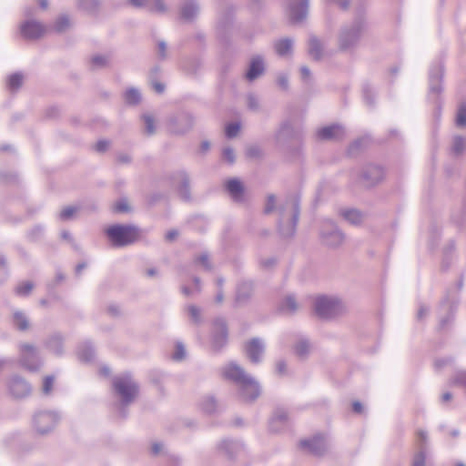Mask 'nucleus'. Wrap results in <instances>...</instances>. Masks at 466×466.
<instances>
[{"instance_id":"nucleus-1","label":"nucleus","mask_w":466,"mask_h":466,"mask_svg":"<svg viewBox=\"0 0 466 466\" xmlns=\"http://www.w3.org/2000/svg\"><path fill=\"white\" fill-rule=\"evenodd\" d=\"M223 376L236 385L237 397L245 403H254L261 395L259 382L237 362L231 361L222 370Z\"/></svg>"},{"instance_id":"nucleus-2","label":"nucleus","mask_w":466,"mask_h":466,"mask_svg":"<svg viewBox=\"0 0 466 466\" xmlns=\"http://www.w3.org/2000/svg\"><path fill=\"white\" fill-rule=\"evenodd\" d=\"M278 229L283 238H292L296 232L300 209L297 195L288 196L279 207Z\"/></svg>"},{"instance_id":"nucleus-3","label":"nucleus","mask_w":466,"mask_h":466,"mask_svg":"<svg viewBox=\"0 0 466 466\" xmlns=\"http://www.w3.org/2000/svg\"><path fill=\"white\" fill-rule=\"evenodd\" d=\"M113 390L119 398L118 414L127 417L126 408L134 401L138 392V385L129 373L116 376L113 379Z\"/></svg>"},{"instance_id":"nucleus-4","label":"nucleus","mask_w":466,"mask_h":466,"mask_svg":"<svg viewBox=\"0 0 466 466\" xmlns=\"http://www.w3.org/2000/svg\"><path fill=\"white\" fill-rule=\"evenodd\" d=\"M366 29L362 17L355 18L350 25L341 27L339 35V47L341 51L353 50L359 44Z\"/></svg>"},{"instance_id":"nucleus-5","label":"nucleus","mask_w":466,"mask_h":466,"mask_svg":"<svg viewBox=\"0 0 466 466\" xmlns=\"http://www.w3.org/2000/svg\"><path fill=\"white\" fill-rule=\"evenodd\" d=\"M314 310L318 317L329 319L344 314L347 306L338 297L320 296L314 301Z\"/></svg>"},{"instance_id":"nucleus-6","label":"nucleus","mask_w":466,"mask_h":466,"mask_svg":"<svg viewBox=\"0 0 466 466\" xmlns=\"http://www.w3.org/2000/svg\"><path fill=\"white\" fill-rule=\"evenodd\" d=\"M105 233L114 247H126L138 238L139 228L134 225L115 224L108 227Z\"/></svg>"},{"instance_id":"nucleus-7","label":"nucleus","mask_w":466,"mask_h":466,"mask_svg":"<svg viewBox=\"0 0 466 466\" xmlns=\"http://www.w3.org/2000/svg\"><path fill=\"white\" fill-rule=\"evenodd\" d=\"M60 419V414L56 410H38L33 416V428L38 435L46 436L53 432Z\"/></svg>"},{"instance_id":"nucleus-8","label":"nucleus","mask_w":466,"mask_h":466,"mask_svg":"<svg viewBox=\"0 0 466 466\" xmlns=\"http://www.w3.org/2000/svg\"><path fill=\"white\" fill-rule=\"evenodd\" d=\"M19 364L28 371L35 372L43 365L38 349L30 343L19 345Z\"/></svg>"},{"instance_id":"nucleus-9","label":"nucleus","mask_w":466,"mask_h":466,"mask_svg":"<svg viewBox=\"0 0 466 466\" xmlns=\"http://www.w3.org/2000/svg\"><path fill=\"white\" fill-rule=\"evenodd\" d=\"M320 238L325 245L332 248L339 247L344 240L343 233L330 220H327L322 224Z\"/></svg>"},{"instance_id":"nucleus-10","label":"nucleus","mask_w":466,"mask_h":466,"mask_svg":"<svg viewBox=\"0 0 466 466\" xmlns=\"http://www.w3.org/2000/svg\"><path fill=\"white\" fill-rule=\"evenodd\" d=\"M196 123V117L189 112H182L169 120L170 130L176 135H184L190 131Z\"/></svg>"},{"instance_id":"nucleus-11","label":"nucleus","mask_w":466,"mask_h":466,"mask_svg":"<svg viewBox=\"0 0 466 466\" xmlns=\"http://www.w3.org/2000/svg\"><path fill=\"white\" fill-rule=\"evenodd\" d=\"M384 177L383 168L375 164H369L362 167L360 174V182L365 187H372L382 181Z\"/></svg>"},{"instance_id":"nucleus-12","label":"nucleus","mask_w":466,"mask_h":466,"mask_svg":"<svg viewBox=\"0 0 466 466\" xmlns=\"http://www.w3.org/2000/svg\"><path fill=\"white\" fill-rule=\"evenodd\" d=\"M299 448L311 455L319 457L327 452L329 444L322 435L317 434L312 438L301 440Z\"/></svg>"},{"instance_id":"nucleus-13","label":"nucleus","mask_w":466,"mask_h":466,"mask_svg":"<svg viewBox=\"0 0 466 466\" xmlns=\"http://www.w3.org/2000/svg\"><path fill=\"white\" fill-rule=\"evenodd\" d=\"M228 342V326L222 317L216 318L213 321L212 348L219 351Z\"/></svg>"},{"instance_id":"nucleus-14","label":"nucleus","mask_w":466,"mask_h":466,"mask_svg":"<svg viewBox=\"0 0 466 466\" xmlns=\"http://www.w3.org/2000/svg\"><path fill=\"white\" fill-rule=\"evenodd\" d=\"M309 0H291L289 4L288 15L293 25L302 23L309 14Z\"/></svg>"},{"instance_id":"nucleus-15","label":"nucleus","mask_w":466,"mask_h":466,"mask_svg":"<svg viewBox=\"0 0 466 466\" xmlns=\"http://www.w3.org/2000/svg\"><path fill=\"white\" fill-rule=\"evenodd\" d=\"M10 394L15 399L27 397L32 390L31 385L21 376L13 375L7 383Z\"/></svg>"},{"instance_id":"nucleus-16","label":"nucleus","mask_w":466,"mask_h":466,"mask_svg":"<svg viewBox=\"0 0 466 466\" xmlns=\"http://www.w3.org/2000/svg\"><path fill=\"white\" fill-rule=\"evenodd\" d=\"M244 350L252 364H258L262 361L265 345L259 338H253L245 344Z\"/></svg>"},{"instance_id":"nucleus-17","label":"nucleus","mask_w":466,"mask_h":466,"mask_svg":"<svg viewBox=\"0 0 466 466\" xmlns=\"http://www.w3.org/2000/svg\"><path fill=\"white\" fill-rule=\"evenodd\" d=\"M46 26L39 21L29 19L25 21L20 26V33L24 38L28 40L38 39L45 35Z\"/></svg>"},{"instance_id":"nucleus-18","label":"nucleus","mask_w":466,"mask_h":466,"mask_svg":"<svg viewBox=\"0 0 466 466\" xmlns=\"http://www.w3.org/2000/svg\"><path fill=\"white\" fill-rule=\"evenodd\" d=\"M254 294V283L251 280H241L238 283L235 302L238 306L247 305Z\"/></svg>"},{"instance_id":"nucleus-19","label":"nucleus","mask_w":466,"mask_h":466,"mask_svg":"<svg viewBox=\"0 0 466 466\" xmlns=\"http://www.w3.org/2000/svg\"><path fill=\"white\" fill-rule=\"evenodd\" d=\"M316 136L320 141L340 140L345 136V130L342 126L333 124L318 129Z\"/></svg>"},{"instance_id":"nucleus-20","label":"nucleus","mask_w":466,"mask_h":466,"mask_svg":"<svg viewBox=\"0 0 466 466\" xmlns=\"http://www.w3.org/2000/svg\"><path fill=\"white\" fill-rule=\"evenodd\" d=\"M443 67L441 64L432 66L429 74V88L431 95L438 96L442 91Z\"/></svg>"},{"instance_id":"nucleus-21","label":"nucleus","mask_w":466,"mask_h":466,"mask_svg":"<svg viewBox=\"0 0 466 466\" xmlns=\"http://www.w3.org/2000/svg\"><path fill=\"white\" fill-rule=\"evenodd\" d=\"M265 72V64L262 56H255L250 59L245 77L248 81L253 82Z\"/></svg>"},{"instance_id":"nucleus-22","label":"nucleus","mask_w":466,"mask_h":466,"mask_svg":"<svg viewBox=\"0 0 466 466\" xmlns=\"http://www.w3.org/2000/svg\"><path fill=\"white\" fill-rule=\"evenodd\" d=\"M218 450L228 459H234L244 450V445L238 441L223 440L218 444Z\"/></svg>"},{"instance_id":"nucleus-23","label":"nucleus","mask_w":466,"mask_h":466,"mask_svg":"<svg viewBox=\"0 0 466 466\" xmlns=\"http://www.w3.org/2000/svg\"><path fill=\"white\" fill-rule=\"evenodd\" d=\"M289 423V414L285 409L278 408L275 410L269 422V429L273 432L280 431Z\"/></svg>"},{"instance_id":"nucleus-24","label":"nucleus","mask_w":466,"mask_h":466,"mask_svg":"<svg viewBox=\"0 0 466 466\" xmlns=\"http://www.w3.org/2000/svg\"><path fill=\"white\" fill-rule=\"evenodd\" d=\"M225 187L235 202L244 200V186L238 178H230L225 183Z\"/></svg>"},{"instance_id":"nucleus-25","label":"nucleus","mask_w":466,"mask_h":466,"mask_svg":"<svg viewBox=\"0 0 466 466\" xmlns=\"http://www.w3.org/2000/svg\"><path fill=\"white\" fill-rule=\"evenodd\" d=\"M309 54L316 61L321 60L325 56V43L316 35L309 38Z\"/></svg>"},{"instance_id":"nucleus-26","label":"nucleus","mask_w":466,"mask_h":466,"mask_svg":"<svg viewBox=\"0 0 466 466\" xmlns=\"http://www.w3.org/2000/svg\"><path fill=\"white\" fill-rule=\"evenodd\" d=\"M63 343V336L58 332H55L46 338L45 340V347L53 354L56 356H62L64 352Z\"/></svg>"},{"instance_id":"nucleus-27","label":"nucleus","mask_w":466,"mask_h":466,"mask_svg":"<svg viewBox=\"0 0 466 466\" xmlns=\"http://www.w3.org/2000/svg\"><path fill=\"white\" fill-rule=\"evenodd\" d=\"M12 325L19 331H26L30 329V319L25 312L15 309L11 316Z\"/></svg>"},{"instance_id":"nucleus-28","label":"nucleus","mask_w":466,"mask_h":466,"mask_svg":"<svg viewBox=\"0 0 466 466\" xmlns=\"http://www.w3.org/2000/svg\"><path fill=\"white\" fill-rule=\"evenodd\" d=\"M199 12L197 0H185L180 8L181 18L185 21H192Z\"/></svg>"},{"instance_id":"nucleus-29","label":"nucleus","mask_w":466,"mask_h":466,"mask_svg":"<svg viewBox=\"0 0 466 466\" xmlns=\"http://www.w3.org/2000/svg\"><path fill=\"white\" fill-rule=\"evenodd\" d=\"M180 178V184L178 186V194L184 201L191 200L190 187H189V176L185 171L178 173Z\"/></svg>"},{"instance_id":"nucleus-30","label":"nucleus","mask_w":466,"mask_h":466,"mask_svg":"<svg viewBox=\"0 0 466 466\" xmlns=\"http://www.w3.org/2000/svg\"><path fill=\"white\" fill-rule=\"evenodd\" d=\"M275 52L279 56L290 55L293 49V40L291 38H282L274 43Z\"/></svg>"},{"instance_id":"nucleus-31","label":"nucleus","mask_w":466,"mask_h":466,"mask_svg":"<svg viewBox=\"0 0 466 466\" xmlns=\"http://www.w3.org/2000/svg\"><path fill=\"white\" fill-rule=\"evenodd\" d=\"M100 4V0H76L77 8L88 15L96 14Z\"/></svg>"},{"instance_id":"nucleus-32","label":"nucleus","mask_w":466,"mask_h":466,"mask_svg":"<svg viewBox=\"0 0 466 466\" xmlns=\"http://www.w3.org/2000/svg\"><path fill=\"white\" fill-rule=\"evenodd\" d=\"M279 309L286 314H293L299 309V304L294 295L289 294L282 299Z\"/></svg>"},{"instance_id":"nucleus-33","label":"nucleus","mask_w":466,"mask_h":466,"mask_svg":"<svg viewBox=\"0 0 466 466\" xmlns=\"http://www.w3.org/2000/svg\"><path fill=\"white\" fill-rule=\"evenodd\" d=\"M182 70L191 76L197 75L202 67V62L199 58H188L182 64Z\"/></svg>"},{"instance_id":"nucleus-34","label":"nucleus","mask_w":466,"mask_h":466,"mask_svg":"<svg viewBox=\"0 0 466 466\" xmlns=\"http://www.w3.org/2000/svg\"><path fill=\"white\" fill-rule=\"evenodd\" d=\"M77 355L81 361L90 362L95 357V350L91 343L84 342L79 346Z\"/></svg>"},{"instance_id":"nucleus-35","label":"nucleus","mask_w":466,"mask_h":466,"mask_svg":"<svg viewBox=\"0 0 466 466\" xmlns=\"http://www.w3.org/2000/svg\"><path fill=\"white\" fill-rule=\"evenodd\" d=\"M295 354L299 359H306L310 352V343L308 339L300 338L294 346Z\"/></svg>"},{"instance_id":"nucleus-36","label":"nucleus","mask_w":466,"mask_h":466,"mask_svg":"<svg viewBox=\"0 0 466 466\" xmlns=\"http://www.w3.org/2000/svg\"><path fill=\"white\" fill-rule=\"evenodd\" d=\"M340 214L345 220L352 225H359L363 220V214L354 208L342 210Z\"/></svg>"},{"instance_id":"nucleus-37","label":"nucleus","mask_w":466,"mask_h":466,"mask_svg":"<svg viewBox=\"0 0 466 466\" xmlns=\"http://www.w3.org/2000/svg\"><path fill=\"white\" fill-rule=\"evenodd\" d=\"M201 408L204 412L213 414L217 412L218 404L213 396H207L202 400Z\"/></svg>"},{"instance_id":"nucleus-38","label":"nucleus","mask_w":466,"mask_h":466,"mask_svg":"<svg viewBox=\"0 0 466 466\" xmlns=\"http://www.w3.org/2000/svg\"><path fill=\"white\" fill-rule=\"evenodd\" d=\"M24 75L22 73L12 74L7 80V86L11 92H16L23 85Z\"/></svg>"},{"instance_id":"nucleus-39","label":"nucleus","mask_w":466,"mask_h":466,"mask_svg":"<svg viewBox=\"0 0 466 466\" xmlns=\"http://www.w3.org/2000/svg\"><path fill=\"white\" fill-rule=\"evenodd\" d=\"M125 102L128 105H137L141 100L140 92L134 87L128 88L124 94Z\"/></svg>"},{"instance_id":"nucleus-40","label":"nucleus","mask_w":466,"mask_h":466,"mask_svg":"<svg viewBox=\"0 0 466 466\" xmlns=\"http://www.w3.org/2000/svg\"><path fill=\"white\" fill-rule=\"evenodd\" d=\"M71 26L70 18L67 15H61L55 22L54 29L57 33H63Z\"/></svg>"},{"instance_id":"nucleus-41","label":"nucleus","mask_w":466,"mask_h":466,"mask_svg":"<svg viewBox=\"0 0 466 466\" xmlns=\"http://www.w3.org/2000/svg\"><path fill=\"white\" fill-rule=\"evenodd\" d=\"M109 58L106 56L96 55L90 59V66L94 70L102 69L108 66Z\"/></svg>"},{"instance_id":"nucleus-42","label":"nucleus","mask_w":466,"mask_h":466,"mask_svg":"<svg viewBox=\"0 0 466 466\" xmlns=\"http://www.w3.org/2000/svg\"><path fill=\"white\" fill-rule=\"evenodd\" d=\"M187 314L195 325H199L202 323V314H201V309L196 305H188L187 307Z\"/></svg>"},{"instance_id":"nucleus-43","label":"nucleus","mask_w":466,"mask_h":466,"mask_svg":"<svg viewBox=\"0 0 466 466\" xmlns=\"http://www.w3.org/2000/svg\"><path fill=\"white\" fill-rule=\"evenodd\" d=\"M362 93H363V99H364V102L366 103V105H368L369 106H373L375 104V96H376V92H375V89L373 88V86H371L369 84L364 85L363 88H362Z\"/></svg>"},{"instance_id":"nucleus-44","label":"nucleus","mask_w":466,"mask_h":466,"mask_svg":"<svg viewBox=\"0 0 466 466\" xmlns=\"http://www.w3.org/2000/svg\"><path fill=\"white\" fill-rule=\"evenodd\" d=\"M142 119L144 121V132L148 136L155 134L156 123L153 116L147 113L142 116Z\"/></svg>"},{"instance_id":"nucleus-45","label":"nucleus","mask_w":466,"mask_h":466,"mask_svg":"<svg viewBox=\"0 0 466 466\" xmlns=\"http://www.w3.org/2000/svg\"><path fill=\"white\" fill-rule=\"evenodd\" d=\"M194 264L200 265L205 270L211 271L213 266L209 261V256L207 252H203L194 258Z\"/></svg>"},{"instance_id":"nucleus-46","label":"nucleus","mask_w":466,"mask_h":466,"mask_svg":"<svg viewBox=\"0 0 466 466\" xmlns=\"http://www.w3.org/2000/svg\"><path fill=\"white\" fill-rule=\"evenodd\" d=\"M465 146H466L465 138L461 136H456V137H454L453 141H452V147H451L452 152L457 156L461 155L464 151Z\"/></svg>"},{"instance_id":"nucleus-47","label":"nucleus","mask_w":466,"mask_h":466,"mask_svg":"<svg viewBox=\"0 0 466 466\" xmlns=\"http://www.w3.org/2000/svg\"><path fill=\"white\" fill-rule=\"evenodd\" d=\"M34 288V284L31 281L22 282L15 288V294L20 297H26L30 294Z\"/></svg>"},{"instance_id":"nucleus-48","label":"nucleus","mask_w":466,"mask_h":466,"mask_svg":"<svg viewBox=\"0 0 466 466\" xmlns=\"http://www.w3.org/2000/svg\"><path fill=\"white\" fill-rule=\"evenodd\" d=\"M44 231L43 226L35 225L27 232V238L30 241H37L43 237Z\"/></svg>"},{"instance_id":"nucleus-49","label":"nucleus","mask_w":466,"mask_h":466,"mask_svg":"<svg viewBox=\"0 0 466 466\" xmlns=\"http://www.w3.org/2000/svg\"><path fill=\"white\" fill-rule=\"evenodd\" d=\"M113 209L116 213H127L131 210V208L128 200L126 198H122L115 203Z\"/></svg>"},{"instance_id":"nucleus-50","label":"nucleus","mask_w":466,"mask_h":466,"mask_svg":"<svg viewBox=\"0 0 466 466\" xmlns=\"http://www.w3.org/2000/svg\"><path fill=\"white\" fill-rule=\"evenodd\" d=\"M456 125L459 127H463L466 126V104H461L457 115H456Z\"/></svg>"},{"instance_id":"nucleus-51","label":"nucleus","mask_w":466,"mask_h":466,"mask_svg":"<svg viewBox=\"0 0 466 466\" xmlns=\"http://www.w3.org/2000/svg\"><path fill=\"white\" fill-rule=\"evenodd\" d=\"M367 144V139L364 137L358 138L354 140L349 147L348 152L350 155L357 154L365 145Z\"/></svg>"},{"instance_id":"nucleus-52","label":"nucleus","mask_w":466,"mask_h":466,"mask_svg":"<svg viewBox=\"0 0 466 466\" xmlns=\"http://www.w3.org/2000/svg\"><path fill=\"white\" fill-rule=\"evenodd\" d=\"M240 130V124L238 122L229 123L226 126L225 133L228 138L237 137Z\"/></svg>"},{"instance_id":"nucleus-53","label":"nucleus","mask_w":466,"mask_h":466,"mask_svg":"<svg viewBox=\"0 0 466 466\" xmlns=\"http://www.w3.org/2000/svg\"><path fill=\"white\" fill-rule=\"evenodd\" d=\"M78 210V208L68 206L64 208L59 213V218L61 220L66 221L73 218L74 214Z\"/></svg>"},{"instance_id":"nucleus-54","label":"nucleus","mask_w":466,"mask_h":466,"mask_svg":"<svg viewBox=\"0 0 466 466\" xmlns=\"http://www.w3.org/2000/svg\"><path fill=\"white\" fill-rule=\"evenodd\" d=\"M292 132V125L289 121H285L280 125V127L278 131L277 137L279 138L280 137H287L290 136Z\"/></svg>"},{"instance_id":"nucleus-55","label":"nucleus","mask_w":466,"mask_h":466,"mask_svg":"<svg viewBox=\"0 0 466 466\" xmlns=\"http://www.w3.org/2000/svg\"><path fill=\"white\" fill-rule=\"evenodd\" d=\"M246 155L249 158H259L262 156V149L257 145H250L246 149Z\"/></svg>"},{"instance_id":"nucleus-56","label":"nucleus","mask_w":466,"mask_h":466,"mask_svg":"<svg viewBox=\"0 0 466 466\" xmlns=\"http://www.w3.org/2000/svg\"><path fill=\"white\" fill-rule=\"evenodd\" d=\"M8 276L6 258L0 253V283H3Z\"/></svg>"},{"instance_id":"nucleus-57","label":"nucleus","mask_w":466,"mask_h":466,"mask_svg":"<svg viewBox=\"0 0 466 466\" xmlns=\"http://www.w3.org/2000/svg\"><path fill=\"white\" fill-rule=\"evenodd\" d=\"M54 381H55V377L54 376H46L45 379H44V381H43V386H42V392L43 394L45 395H49L52 391V389H53V385H54Z\"/></svg>"},{"instance_id":"nucleus-58","label":"nucleus","mask_w":466,"mask_h":466,"mask_svg":"<svg viewBox=\"0 0 466 466\" xmlns=\"http://www.w3.org/2000/svg\"><path fill=\"white\" fill-rule=\"evenodd\" d=\"M151 12L163 14L167 11V6L163 0H153V4L148 5Z\"/></svg>"},{"instance_id":"nucleus-59","label":"nucleus","mask_w":466,"mask_h":466,"mask_svg":"<svg viewBox=\"0 0 466 466\" xmlns=\"http://www.w3.org/2000/svg\"><path fill=\"white\" fill-rule=\"evenodd\" d=\"M412 466H425V451L422 446L420 447L419 451L415 454Z\"/></svg>"},{"instance_id":"nucleus-60","label":"nucleus","mask_w":466,"mask_h":466,"mask_svg":"<svg viewBox=\"0 0 466 466\" xmlns=\"http://www.w3.org/2000/svg\"><path fill=\"white\" fill-rule=\"evenodd\" d=\"M186 356V350L184 345L181 342H177L176 344L175 352L173 353V360L177 361L182 360Z\"/></svg>"},{"instance_id":"nucleus-61","label":"nucleus","mask_w":466,"mask_h":466,"mask_svg":"<svg viewBox=\"0 0 466 466\" xmlns=\"http://www.w3.org/2000/svg\"><path fill=\"white\" fill-rule=\"evenodd\" d=\"M0 180L4 183H15L17 180V177L12 171H1Z\"/></svg>"},{"instance_id":"nucleus-62","label":"nucleus","mask_w":466,"mask_h":466,"mask_svg":"<svg viewBox=\"0 0 466 466\" xmlns=\"http://www.w3.org/2000/svg\"><path fill=\"white\" fill-rule=\"evenodd\" d=\"M277 84L282 89H289V75L287 73H279L277 76Z\"/></svg>"},{"instance_id":"nucleus-63","label":"nucleus","mask_w":466,"mask_h":466,"mask_svg":"<svg viewBox=\"0 0 466 466\" xmlns=\"http://www.w3.org/2000/svg\"><path fill=\"white\" fill-rule=\"evenodd\" d=\"M247 103L249 109L258 111L259 109V100L254 94H248L247 96Z\"/></svg>"},{"instance_id":"nucleus-64","label":"nucleus","mask_w":466,"mask_h":466,"mask_svg":"<svg viewBox=\"0 0 466 466\" xmlns=\"http://www.w3.org/2000/svg\"><path fill=\"white\" fill-rule=\"evenodd\" d=\"M275 371L279 376H285L288 374V367L284 360H279L276 361Z\"/></svg>"}]
</instances>
